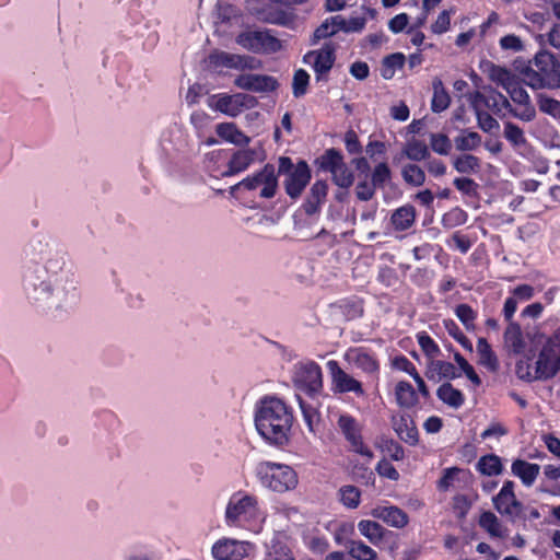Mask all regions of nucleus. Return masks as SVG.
I'll return each instance as SVG.
<instances>
[{"mask_svg":"<svg viewBox=\"0 0 560 560\" xmlns=\"http://www.w3.org/2000/svg\"><path fill=\"white\" fill-rule=\"evenodd\" d=\"M339 432L349 445V450L371 460L374 457L373 451L364 442L363 424L350 413H340L337 419Z\"/></svg>","mask_w":560,"mask_h":560,"instance_id":"9d476101","label":"nucleus"},{"mask_svg":"<svg viewBox=\"0 0 560 560\" xmlns=\"http://www.w3.org/2000/svg\"><path fill=\"white\" fill-rule=\"evenodd\" d=\"M327 369L331 376V385L335 393H353L359 397L364 396L362 383L343 371L337 361L329 360Z\"/></svg>","mask_w":560,"mask_h":560,"instance_id":"dca6fc26","label":"nucleus"},{"mask_svg":"<svg viewBox=\"0 0 560 560\" xmlns=\"http://www.w3.org/2000/svg\"><path fill=\"white\" fill-rule=\"evenodd\" d=\"M452 164L460 174H477L481 168L480 159L469 153L455 156Z\"/></svg>","mask_w":560,"mask_h":560,"instance_id":"4c0bfd02","label":"nucleus"},{"mask_svg":"<svg viewBox=\"0 0 560 560\" xmlns=\"http://www.w3.org/2000/svg\"><path fill=\"white\" fill-rule=\"evenodd\" d=\"M430 144L432 150L440 155H447L452 149L451 140L444 133H431Z\"/></svg>","mask_w":560,"mask_h":560,"instance_id":"052dcab7","label":"nucleus"},{"mask_svg":"<svg viewBox=\"0 0 560 560\" xmlns=\"http://www.w3.org/2000/svg\"><path fill=\"white\" fill-rule=\"evenodd\" d=\"M405 65V56L401 52H395L384 59V69L382 75L390 79L396 69H401Z\"/></svg>","mask_w":560,"mask_h":560,"instance_id":"4d7b16f0","label":"nucleus"},{"mask_svg":"<svg viewBox=\"0 0 560 560\" xmlns=\"http://www.w3.org/2000/svg\"><path fill=\"white\" fill-rule=\"evenodd\" d=\"M467 220V212L459 207H455L443 215L442 225L445 229H454L465 224Z\"/></svg>","mask_w":560,"mask_h":560,"instance_id":"3c124183","label":"nucleus"},{"mask_svg":"<svg viewBox=\"0 0 560 560\" xmlns=\"http://www.w3.org/2000/svg\"><path fill=\"white\" fill-rule=\"evenodd\" d=\"M182 142L183 132L177 127L166 129L160 138V145L167 155H171L174 151L180 150Z\"/></svg>","mask_w":560,"mask_h":560,"instance_id":"72a5a7b5","label":"nucleus"},{"mask_svg":"<svg viewBox=\"0 0 560 560\" xmlns=\"http://www.w3.org/2000/svg\"><path fill=\"white\" fill-rule=\"evenodd\" d=\"M319 168L329 172L335 185L349 188L354 182V174L343 161L342 154L336 149H328L317 160Z\"/></svg>","mask_w":560,"mask_h":560,"instance_id":"f8f14e48","label":"nucleus"},{"mask_svg":"<svg viewBox=\"0 0 560 560\" xmlns=\"http://www.w3.org/2000/svg\"><path fill=\"white\" fill-rule=\"evenodd\" d=\"M458 369L451 362L442 360H431L428 363L427 376L434 378L438 375L440 378L454 380L460 376Z\"/></svg>","mask_w":560,"mask_h":560,"instance_id":"c85d7f7f","label":"nucleus"},{"mask_svg":"<svg viewBox=\"0 0 560 560\" xmlns=\"http://www.w3.org/2000/svg\"><path fill=\"white\" fill-rule=\"evenodd\" d=\"M291 378L298 389L308 395H315L323 388L322 369L314 361H302L294 364Z\"/></svg>","mask_w":560,"mask_h":560,"instance_id":"9b49d317","label":"nucleus"},{"mask_svg":"<svg viewBox=\"0 0 560 560\" xmlns=\"http://www.w3.org/2000/svg\"><path fill=\"white\" fill-rule=\"evenodd\" d=\"M220 138L235 145H247L250 138L241 131L233 122H221L215 127Z\"/></svg>","mask_w":560,"mask_h":560,"instance_id":"cd10ccee","label":"nucleus"},{"mask_svg":"<svg viewBox=\"0 0 560 560\" xmlns=\"http://www.w3.org/2000/svg\"><path fill=\"white\" fill-rule=\"evenodd\" d=\"M327 191L328 185L325 180H316L312 185L310 195L303 203V209L307 215H314L319 212L320 207L326 200Z\"/></svg>","mask_w":560,"mask_h":560,"instance_id":"5701e85b","label":"nucleus"},{"mask_svg":"<svg viewBox=\"0 0 560 560\" xmlns=\"http://www.w3.org/2000/svg\"><path fill=\"white\" fill-rule=\"evenodd\" d=\"M481 136L468 129H464L454 138L456 150L462 152L474 151L481 144Z\"/></svg>","mask_w":560,"mask_h":560,"instance_id":"e433bc0d","label":"nucleus"},{"mask_svg":"<svg viewBox=\"0 0 560 560\" xmlns=\"http://www.w3.org/2000/svg\"><path fill=\"white\" fill-rule=\"evenodd\" d=\"M560 370V326L548 338L535 362L534 372L523 373V362L517 363L516 374L521 380L535 381L553 377Z\"/></svg>","mask_w":560,"mask_h":560,"instance_id":"39448f33","label":"nucleus"},{"mask_svg":"<svg viewBox=\"0 0 560 560\" xmlns=\"http://www.w3.org/2000/svg\"><path fill=\"white\" fill-rule=\"evenodd\" d=\"M417 340L421 350L425 353L430 361L441 353L438 343L425 331L419 332L417 335Z\"/></svg>","mask_w":560,"mask_h":560,"instance_id":"6e6d98bb","label":"nucleus"},{"mask_svg":"<svg viewBox=\"0 0 560 560\" xmlns=\"http://www.w3.org/2000/svg\"><path fill=\"white\" fill-rule=\"evenodd\" d=\"M310 82V74L303 70L299 69L294 72L293 82H292V92L295 97H301L306 94L307 85Z\"/></svg>","mask_w":560,"mask_h":560,"instance_id":"bf43d9fd","label":"nucleus"},{"mask_svg":"<svg viewBox=\"0 0 560 560\" xmlns=\"http://www.w3.org/2000/svg\"><path fill=\"white\" fill-rule=\"evenodd\" d=\"M395 396L397 404L402 408H411L418 402V396L415 388L406 381L397 383Z\"/></svg>","mask_w":560,"mask_h":560,"instance_id":"f704fd0d","label":"nucleus"},{"mask_svg":"<svg viewBox=\"0 0 560 560\" xmlns=\"http://www.w3.org/2000/svg\"><path fill=\"white\" fill-rule=\"evenodd\" d=\"M254 421L258 434L268 443H288L293 412L282 399L271 395L260 398L255 406Z\"/></svg>","mask_w":560,"mask_h":560,"instance_id":"f03ea898","label":"nucleus"},{"mask_svg":"<svg viewBox=\"0 0 560 560\" xmlns=\"http://www.w3.org/2000/svg\"><path fill=\"white\" fill-rule=\"evenodd\" d=\"M477 354L479 364L490 372H495L499 369L498 358L485 338H479L477 341Z\"/></svg>","mask_w":560,"mask_h":560,"instance_id":"473e14b6","label":"nucleus"},{"mask_svg":"<svg viewBox=\"0 0 560 560\" xmlns=\"http://www.w3.org/2000/svg\"><path fill=\"white\" fill-rule=\"evenodd\" d=\"M278 173L284 174L285 192L293 199L299 198L311 180V170L305 161H299L295 165L288 156L279 159Z\"/></svg>","mask_w":560,"mask_h":560,"instance_id":"6e6552de","label":"nucleus"},{"mask_svg":"<svg viewBox=\"0 0 560 560\" xmlns=\"http://www.w3.org/2000/svg\"><path fill=\"white\" fill-rule=\"evenodd\" d=\"M514 482L506 480L497 495L493 497L492 502L494 509L502 515L515 521L521 517L523 513V504L516 499L514 493Z\"/></svg>","mask_w":560,"mask_h":560,"instance_id":"4468645a","label":"nucleus"},{"mask_svg":"<svg viewBox=\"0 0 560 560\" xmlns=\"http://www.w3.org/2000/svg\"><path fill=\"white\" fill-rule=\"evenodd\" d=\"M33 258L23 273L22 288L27 301L45 313L69 311L80 299L78 280L67 254L57 248H48L40 241L33 242L28 249Z\"/></svg>","mask_w":560,"mask_h":560,"instance_id":"f257e3e1","label":"nucleus"},{"mask_svg":"<svg viewBox=\"0 0 560 560\" xmlns=\"http://www.w3.org/2000/svg\"><path fill=\"white\" fill-rule=\"evenodd\" d=\"M233 190L245 189L255 192L256 196L270 199L278 190V175L272 164H266L259 172L247 176L232 187Z\"/></svg>","mask_w":560,"mask_h":560,"instance_id":"1a4fd4ad","label":"nucleus"},{"mask_svg":"<svg viewBox=\"0 0 560 560\" xmlns=\"http://www.w3.org/2000/svg\"><path fill=\"white\" fill-rule=\"evenodd\" d=\"M302 540L305 547L315 555H323L329 548V541L318 528H306L302 533Z\"/></svg>","mask_w":560,"mask_h":560,"instance_id":"393cba45","label":"nucleus"},{"mask_svg":"<svg viewBox=\"0 0 560 560\" xmlns=\"http://www.w3.org/2000/svg\"><path fill=\"white\" fill-rule=\"evenodd\" d=\"M476 118L478 127L485 132H493L500 128V125L497 119H494L488 112L482 109L478 105H470Z\"/></svg>","mask_w":560,"mask_h":560,"instance_id":"a18cd8bd","label":"nucleus"},{"mask_svg":"<svg viewBox=\"0 0 560 560\" xmlns=\"http://www.w3.org/2000/svg\"><path fill=\"white\" fill-rule=\"evenodd\" d=\"M236 43L256 54H271L281 49V42L269 31H246L236 36Z\"/></svg>","mask_w":560,"mask_h":560,"instance_id":"ddd939ff","label":"nucleus"},{"mask_svg":"<svg viewBox=\"0 0 560 560\" xmlns=\"http://www.w3.org/2000/svg\"><path fill=\"white\" fill-rule=\"evenodd\" d=\"M371 515L398 529L406 527L409 523L407 513L396 505H377L372 509Z\"/></svg>","mask_w":560,"mask_h":560,"instance_id":"412c9836","label":"nucleus"},{"mask_svg":"<svg viewBox=\"0 0 560 560\" xmlns=\"http://www.w3.org/2000/svg\"><path fill=\"white\" fill-rule=\"evenodd\" d=\"M303 420L311 433H316L319 425V412L317 409L299 398Z\"/></svg>","mask_w":560,"mask_h":560,"instance_id":"de8ad7c7","label":"nucleus"},{"mask_svg":"<svg viewBox=\"0 0 560 560\" xmlns=\"http://www.w3.org/2000/svg\"><path fill=\"white\" fill-rule=\"evenodd\" d=\"M508 112L513 117H515L522 121H525V122H529V121L534 120L536 117V108L532 104V102H529L527 104L518 105L517 107H513L511 105V107H509Z\"/></svg>","mask_w":560,"mask_h":560,"instance_id":"680f3d73","label":"nucleus"},{"mask_svg":"<svg viewBox=\"0 0 560 560\" xmlns=\"http://www.w3.org/2000/svg\"><path fill=\"white\" fill-rule=\"evenodd\" d=\"M404 153L409 160L416 162L423 161L430 155L428 147L420 140L409 141L404 149Z\"/></svg>","mask_w":560,"mask_h":560,"instance_id":"8fccbe9b","label":"nucleus"},{"mask_svg":"<svg viewBox=\"0 0 560 560\" xmlns=\"http://www.w3.org/2000/svg\"><path fill=\"white\" fill-rule=\"evenodd\" d=\"M436 396L447 406L458 409L465 401L464 394L451 383H443L436 390Z\"/></svg>","mask_w":560,"mask_h":560,"instance_id":"2f4dec72","label":"nucleus"},{"mask_svg":"<svg viewBox=\"0 0 560 560\" xmlns=\"http://www.w3.org/2000/svg\"><path fill=\"white\" fill-rule=\"evenodd\" d=\"M255 159V150H238L233 153L226 167V152L214 151L209 155V168L215 176H232L247 170Z\"/></svg>","mask_w":560,"mask_h":560,"instance_id":"0eeeda50","label":"nucleus"},{"mask_svg":"<svg viewBox=\"0 0 560 560\" xmlns=\"http://www.w3.org/2000/svg\"><path fill=\"white\" fill-rule=\"evenodd\" d=\"M455 13V9L443 10L436 18L435 22L431 25V31L434 34L441 35L446 33L451 26V15Z\"/></svg>","mask_w":560,"mask_h":560,"instance_id":"0e129e2a","label":"nucleus"},{"mask_svg":"<svg viewBox=\"0 0 560 560\" xmlns=\"http://www.w3.org/2000/svg\"><path fill=\"white\" fill-rule=\"evenodd\" d=\"M303 61L314 69L316 79L319 80L322 75L327 74L335 62V45L332 43H325L318 50L308 51Z\"/></svg>","mask_w":560,"mask_h":560,"instance_id":"a211bd4d","label":"nucleus"},{"mask_svg":"<svg viewBox=\"0 0 560 560\" xmlns=\"http://www.w3.org/2000/svg\"><path fill=\"white\" fill-rule=\"evenodd\" d=\"M358 530L374 546H378L383 541L386 533L382 525L370 520H361L358 523Z\"/></svg>","mask_w":560,"mask_h":560,"instance_id":"7c9ffc66","label":"nucleus"},{"mask_svg":"<svg viewBox=\"0 0 560 560\" xmlns=\"http://www.w3.org/2000/svg\"><path fill=\"white\" fill-rule=\"evenodd\" d=\"M477 470L486 476H497L502 472L501 458L495 454L481 456L476 465Z\"/></svg>","mask_w":560,"mask_h":560,"instance_id":"79ce46f5","label":"nucleus"},{"mask_svg":"<svg viewBox=\"0 0 560 560\" xmlns=\"http://www.w3.org/2000/svg\"><path fill=\"white\" fill-rule=\"evenodd\" d=\"M348 555L354 560H376L377 553L362 540L350 539L346 542Z\"/></svg>","mask_w":560,"mask_h":560,"instance_id":"58836bf2","label":"nucleus"},{"mask_svg":"<svg viewBox=\"0 0 560 560\" xmlns=\"http://www.w3.org/2000/svg\"><path fill=\"white\" fill-rule=\"evenodd\" d=\"M522 81L534 90L560 89V67L555 56L548 51H538L533 59L517 65Z\"/></svg>","mask_w":560,"mask_h":560,"instance_id":"20e7f679","label":"nucleus"},{"mask_svg":"<svg viewBox=\"0 0 560 560\" xmlns=\"http://www.w3.org/2000/svg\"><path fill=\"white\" fill-rule=\"evenodd\" d=\"M224 522L229 527L259 534L266 522V513L256 495L240 490L234 492L226 503Z\"/></svg>","mask_w":560,"mask_h":560,"instance_id":"7ed1b4c3","label":"nucleus"},{"mask_svg":"<svg viewBox=\"0 0 560 560\" xmlns=\"http://www.w3.org/2000/svg\"><path fill=\"white\" fill-rule=\"evenodd\" d=\"M511 471L515 477L521 479L525 487H530L540 472V466L524 459H515L511 465Z\"/></svg>","mask_w":560,"mask_h":560,"instance_id":"b1692460","label":"nucleus"},{"mask_svg":"<svg viewBox=\"0 0 560 560\" xmlns=\"http://www.w3.org/2000/svg\"><path fill=\"white\" fill-rule=\"evenodd\" d=\"M508 327L504 331V342L514 353H521L525 349V341L521 325L516 322H508Z\"/></svg>","mask_w":560,"mask_h":560,"instance_id":"c756f323","label":"nucleus"},{"mask_svg":"<svg viewBox=\"0 0 560 560\" xmlns=\"http://www.w3.org/2000/svg\"><path fill=\"white\" fill-rule=\"evenodd\" d=\"M234 84L245 91L269 93L278 88L276 78L267 74L243 73L235 78Z\"/></svg>","mask_w":560,"mask_h":560,"instance_id":"aec40b11","label":"nucleus"},{"mask_svg":"<svg viewBox=\"0 0 560 560\" xmlns=\"http://www.w3.org/2000/svg\"><path fill=\"white\" fill-rule=\"evenodd\" d=\"M470 105H478L482 109L488 108L497 116H502L503 110L511 107L510 101L500 92L490 89L487 93L474 92L468 97Z\"/></svg>","mask_w":560,"mask_h":560,"instance_id":"6ab92c4d","label":"nucleus"},{"mask_svg":"<svg viewBox=\"0 0 560 560\" xmlns=\"http://www.w3.org/2000/svg\"><path fill=\"white\" fill-rule=\"evenodd\" d=\"M416 221V209L411 205L397 208L390 215V224L395 231L404 232L409 230Z\"/></svg>","mask_w":560,"mask_h":560,"instance_id":"a878e982","label":"nucleus"},{"mask_svg":"<svg viewBox=\"0 0 560 560\" xmlns=\"http://www.w3.org/2000/svg\"><path fill=\"white\" fill-rule=\"evenodd\" d=\"M520 155L524 159L528 160L532 164V167L538 174H547L549 171V162L542 155L536 153L534 148L527 149L526 152L520 151Z\"/></svg>","mask_w":560,"mask_h":560,"instance_id":"603ef678","label":"nucleus"},{"mask_svg":"<svg viewBox=\"0 0 560 560\" xmlns=\"http://www.w3.org/2000/svg\"><path fill=\"white\" fill-rule=\"evenodd\" d=\"M456 317L460 320L464 327L468 330H475V322L477 319V312L468 304H458L455 310Z\"/></svg>","mask_w":560,"mask_h":560,"instance_id":"09e8293b","label":"nucleus"},{"mask_svg":"<svg viewBox=\"0 0 560 560\" xmlns=\"http://www.w3.org/2000/svg\"><path fill=\"white\" fill-rule=\"evenodd\" d=\"M444 327L450 336H452L464 349L472 351L471 341L464 335L457 324L452 319L444 320Z\"/></svg>","mask_w":560,"mask_h":560,"instance_id":"13d9d810","label":"nucleus"},{"mask_svg":"<svg viewBox=\"0 0 560 560\" xmlns=\"http://www.w3.org/2000/svg\"><path fill=\"white\" fill-rule=\"evenodd\" d=\"M210 106L214 109L224 113L231 117H236L240 115V107H237V103L235 100V94H219L211 97Z\"/></svg>","mask_w":560,"mask_h":560,"instance_id":"c9c22d12","label":"nucleus"},{"mask_svg":"<svg viewBox=\"0 0 560 560\" xmlns=\"http://www.w3.org/2000/svg\"><path fill=\"white\" fill-rule=\"evenodd\" d=\"M505 91L510 95L512 102L517 106L532 102L529 94L524 88L520 85L517 80L513 82V84Z\"/></svg>","mask_w":560,"mask_h":560,"instance_id":"338daca9","label":"nucleus"},{"mask_svg":"<svg viewBox=\"0 0 560 560\" xmlns=\"http://www.w3.org/2000/svg\"><path fill=\"white\" fill-rule=\"evenodd\" d=\"M268 556L270 560H295L291 548L279 539L271 541Z\"/></svg>","mask_w":560,"mask_h":560,"instance_id":"5fc2aeb1","label":"nucleus"},{"mask_svg":"<svg viewBox=\"0 0 560 560\" xmlns=\"http://www.w3.org/2000/svg\"><path fill=\"white\" fill-rule=\"evenodd\" d=\"M401 176L406 184L419 187L425 182L424 171L417 164H406L401 170Z\"/></svg>","mask_w":560,"mask_h":560,"instance_id":"49530a36","label":"nucleus"},{"mask_svg":"<svg viewBox=\"0 0 560 560\" xmlns=\"http://www.w3.org/2000/svg\"><path fill=\"white\" fill-rule=\"evenodd\" d=\"M479 526L485 529L491 537L503 538L505 530L497 517V515L490 511L483 512L479 517Z\"/></svg>","mask_w":560,"mask_h":560,"instance_id":"a19ab883","label":"nucleus"},{"mask_svg":"<svg viewBox=\"0 0 560 560\" xmlns=\"http://www.w3.org/2000/svg\"><path fill=\"white\" fill-rule=\"evenodd\" d=\"M372 182L377 188H384L385 184L390 180L392 172L385 163H378L372 172Z\"/></svg>","mask_w":560,"mask_h":560,"instance_id":"e2e57ef3","label":"nucleus"},{"mask_svg":"<svg viewBox=\"0 0 560 560\" xmlns=\"http://www.w3.org/2000/svg\"><path fill=\"white\" fill-rule=\"evenodd\" d=\"M503 137L518 154L520 151L526 152L527 149L532 148L523 129L512 121L504 122Z\"/></svg>","mask_w":560,"mask_h":560,"instance_id":"bb28decb","label":"nucleus"},{"mask_svg":"<svg viewBox=\"0 0 560 560\" xmlns=\"http://www.w3.org/2000/svg\"><path fill=\"white\" fill-rule=\"evenodd\" d=\"M256 477L264 488L283 493L293 490L298 485L294 469L284 464L261 462L256 466Z\"/></svg>","mask_w":560,"mask_h":560,"instance_id":"423d86ee","label":"nucleus"},{"mask_svg":"<svg viewBox=\"0 0 560 560\" xmlns=\"http://www.w3.org/2000/svg\"><path fill=\"white\" fill-rule=\"evenodd\" d=\"M488 75L491 81L501 85L504 90H508L516 81L515 75L511 71L495 65L489 66Z\"/></svg>","mask_w":560,"mask_h":560,"instance_id":"c03bdc74","label":"nucleus"},{"mask_svg":"<svg viewBox=\"0 0 560 560\" xmlns=\"http://www.w3.org/2000/svg\"><path fill=\"white\" fill-rule=\"evenodd\" d=\"M432 88L433 97L431 101V109L434 113H441L450 106L451 97L440 79L433 80Z\"/></svg>","mask_w":560,"mask_h":560,"instance_id":"ea45409f","label":"nucleus"},{"mask_svg":"<svg viewBox=\"0 0 560 560\" xmlns=\"http://www.w3.org/2000/svg\"><path fill=\"white\" fill-rule=\"evenodd\" d=\"M392 427L398 438L409 445L419 441L417 427L409 415L398 413L392 417Z\"/></svg>","mask_w":560,"mask_h":560,"instance_id":"4be33fe9","label":"nucleus"},{"mask_svg":"<svg viewBox=\"0 0 560 560\" xmlns=\"http://www.w3.org/2000/svg\"><path fill=\"white\" fill-rule=\"evenodd\" d=\"M125 560H158L155 552L145 546H135L125 556Z\"/></svg>","mask_w":560,"mask_h":560,"instance_id":"774afa93","label":"nucleus"},{"mask_svg":"<svg viewBox=\"0 0 560 560\" xmlns=\"http://www.w3.org/2000/svg\"><path fill=\"white\" fill-rule=\"evenodd\" d=\"M341 503L348 509H355L360 504L361 491L351 485L343 486L339 489Z\"/></svg>","mask_w":560,"mask_h":560,"instance_id":"864d4df0","label":"nucleus"},{"mask_svg":"<svg viewBox=\"0 0 560 560\" xmlns=\"http://www.w3.org/2000/svg\"><path fill=\"white\" fill-rule=\"evenodd\" d=\"M537 104L542 113L553 117L560 116V101L539 94L537 97Z\"/></svg>","mask_w":560,"mask_h":560,"instance_id":"69168bd1","label":"nucleus"},{"mask_svg":"<svg viewBox=\"0 0 560 560\" xmlns=\"http://www.w3.org/2000/svg\"><path fill=\"white\" fill-rule=\"evenodd\" d=\"M252 550L253 545L248 541L221 538L213 544L211 553L215 560H243Z\"/></svg>","mask_w":560,"mask_h":560,"instance_id":"2eb2a0df","label":"nucleus"},{"mask_svg":"<svg viewBox=\"0 0 560 560\" xmlns=\"http://www.w3.org/2000/svg\"><path fill=\"white\" fill-rule=\"evenodd\" d=\"M345 361L368 375L377 374L380 363L374 352L364 347H351L343 354Z\"/></svg>","mask_w":560,"mask_h":560,"instance_id":"f3484780","label":"nucleus"},{"mask_svg":"<svg viewBox=\"0 0 560 560\" xmlns=\"http://www.w3.org/2000/svg\"><path fill=\"white\" fill-rule=\"evenodd\" d=\"M395 365L399 370H402L409 375H411V378H413L415 382L417 383L418 389L423 397L429 396L428 387L423 378L417 372V369L411 361H409L406 357H399L395 360Z\"/></svg>","mask_w":560,"mask_h":560,"instance_id":"37998d69","label":"nucleus"}]
</instances>
